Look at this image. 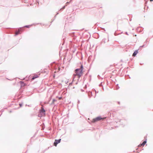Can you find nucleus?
<instances>
[{"mask_svg":"<svg viewBox=\"0 0 153 153\" xmlns=\"http://www.w3.org/2000/svg\"><path fill=\"white\" fill-rule=\"evenodd\" d=\"M28 106H30V105H28Z\"/></svg>","mask_w":153,"mask_h":153,"instance_id":"a878e982","label":"nucleus"},{"mask_svg":"<svg viewBox=\"0 0 153 153\" xmlns=\"http://www.w3.org/2000/svg\"><path fill=\"white\" fill-rule=\"evenodd\" d=\"M31 25H25V26H24V27H27L28 28H29L30 27V26Z\"/></svg>","mask_w":153,"mask_h":153,"instance_id":"f8f14e48","label":"nucleus"},{"mask_svg":"<svg viewBox=\"0 0 153 153\" xmlns=\"http://www.w3.org/2000/svg\"><path fill=\"white\" fill-rule=\"evenodd\" d=\"M72 84V82H71V83H69V85H71Z\"/></svg>","mask_w":153,"mask_h":153,"instance_id":"412c9836","label":"nucleus"},{"mask_svg":"<svg viewBox=\"0 0 153 153\" xmlns=\"http://www.w3.org/2000/svg\"><path fill=\"white\" fill-rule=\"evenodd\" d=\"M65 5L64 6L62 7L59 10V11H62L65 8Z\"/></svg>","mask_w":153,"mask_h":153,"instance_id":"9b49d317","label":"nucleus"},{"mask_svg":"<svg viewBox=\"0 0 153 153\" xmlns=\"http://www.w3.org/2000/svg\"><path fill=\"white\" fill-rule=\"evenodd\" d=\"M150 1H153V0H150Z\"/></svg>","mask_w":153,"mask_h":153,"instance_id":"b1692460","label":"nucleus"},{"mask_svg":"<svg viewBox=\"0 0 153 153\" xmlns=\"http://www.w3.org/2000/svg\"><path fill=\"white\" fill-rule=\"evenodd\" d=\"M69 2H67L66 3V5H67V4H69Z\"/></svg>","mask_w":153,"mask_h":153,"instance_id":"a211bd4d","label":"nucleus"},{"mask_svg":"<svg viewBox=\"0 0 153 153\" xmlns=\"http://www.w3.org/2000/svg\"><path fill=\"white\" fill-rule=\"evenodd\" d=\"M99 85L100 86H102V82H101V83Z\"/></svg>","mask_w":153,"mask_h":153,"instance_id":"2eb2a0df","label":"nucleus"},{"mask_svg":"<svg viewBox=\"0 0 153 153\" xmlns=\"http://www.w3.org/2000/svg\"><path fill=\"white\" fill-rule=\"evenodd\" d=\"M105 39H103V40H102V42H104V43H105Z\"/></svg>","mask_w":153,"mask_h":153,"instance_id":"f3484780","label":"nucleus"},{"mask_svg":"<svg viewBox=\"0 0 153 153\" xmlns=\"http://www.w3.org/2000/svg\"><path fill=\"white\" fill-rule=\"evenodd\" d=\"M138 53V51L137 50L135 51L133 53L132 55V56H135Z\"/></svg>","mask_w":153,"mask_h":153,"instance_id":"6e6552de","label":"nucleus"},{"mask_svg":"<svg viewBox=\"0 0 153 153\" xmlns=\"http://www.w3.org/2000/svg\"><path fill=\"white\" fill-rule=\"evenodd\" d=\"M59 14V13L58 12H57L56 13V15L54 16V17L55 18L56 17V16Z\"/></svg>","mask_w":153,"mask_h":153,"instance_id":"dca6fc26","label":"nucleus"},{"mask_svg":"<svg viewBox=\"0 0 153 153\" xmlns=\"http://www.w3.org/2000/svg\"><path fill=\"white\" fill-rule=\"evenodd\" d=\"M146 141H144L142 143L139 145V146H140V147L142 146H144V145L146 144Z\"/></svg>","mask_w":153,"mask_h":153,"instance_id":"423d86ee","label":"nucleus"},{"mask_svg":"<svg viewBox=\"0 0 153 153\" xmlns=\"http://www.w3.org/2000/svg\"><path fill=\"white\" fill-rule=\"evenodd\" d=\"M78 104L80 103V101L79 100H78Z\"/></svg>","mask_w":153,"mask_h":153,"instance_id":"4be33fe9","label":"nucleus"},{"mask_svg":"<svg viewBox=\"0 0 153 153\" xmlns=\"http://www.w3.org/2000/svg\"><path fill=\"white\" fill-rule=\"evenodd\" d=\"M61 140V139L58 140H55L53 143V145L55 146H56L57 144L60 143Z\"/></svg>","mask_w":153,"mask_h":153,"instance_id":"7ed1b4c3","label":"nucleus"},{"mask_svg":"<svg viewBox=\"0 0 153 153\" xmlns=\"http://www.w3.org/2000/svg\"><path fill=\"white\" fill-rule=\"evenodd\" d=\"M56 101V100H55V99H53V101L52 102V104H53V103H54V102L55 101Z\"/></svg>","mask_w":153,"mask_h":153,"instance_id":"ddd939ff","label":"nucleus"},{"mask_svg":"<svg viewBox=\"0 0 153 153\" xmlns=\"http://www.w3.org/2000/svg\"><path fill=\"white\" fill-rule=\"evenodd\" d=\"M102 88H103V90H104V88H103V87H102Z\"/></svg>","mask_w":153,"mask_h":153,"instance_id":"393cba45","label":"nucleus"},{"mask_svg":"<svg viewBox=\"0 0 153 153\" xmlns=\"http://www.w3.org/2000/svg\"><path fill=\"white\" fill-rule=\"evenodd\" d=\"M88 97L90 98L92 96V92L91 91H89L88 93Z\"/></svg>","mask_w":153,"mask_h":153,"instance_id":"0eeeda50","label":"nucleus"},{"mask_svg":"<svg viewBox=\"0 0 153 153\" xmlns=\"http://www.w3.org/2000/svg\"><path fill=\"white\" fill-rule=\"evenodd\" d=\"M45 111L43 107L41 108V109L40 110L39 112L42 114H45Z\"/></svg>","mask_w":153,"mask_h":153,"instance_id":"39448f33","label":"nucleus"},{"mask_svg":"<svg viewBox=\"0 0 153 153\" xmlns=\"http://www.w3.org/2000/svg\"><path fill=\"white\" fill-rule=\"evenodd\" d=\"M98 77L99 78H100V76L99 75H98Z\"/></svg>","mask_w":153,"mask_h":153,"instance_id":"6ab92c4d","label":"nucleus"},{"mask_svg":"<svg viewBox=\"0 0 153 153\" xmlns=\"http://www.w3.org/2000/svg\"><path fill=\"white\" fill-rule=\"evenodd\" d=\"M62 97H59V100H61V99H62Z\"/></svg>","mask_w":153,"mask_h":153,"instance_id":"aec40b11","label":"nucleus"},{"mask_svg":"<svg viewBox=\"0 0 153 153\" xmlns=\"http://www.w3.org/2000/svg\"><path fill=\"white\" fill-rule=\"evenodd\" d=\"M102 29H103V30L105 31V29L104 28H102Z\"/></svg>","mask_w":153,"mask_h":153,"instance_id":"5701e85b","label":"nucleus"},{"mask_svg":"<svg viewBox=\"0 0 153 153\" xmlns=\"http://www.w3.org/2000/svg\"><path fill=\"white\" fill-rule=\"evenodd\" d=\"M22 29L21 28H20L18 30L16 31L15 32V34L14 35L15 36H16L19 34L20 33V32H22Z\"/></svg>","mask_w":153,"mask_h":153,"instance_id":"20e7f679","label":"nucleus"},{"mask_svg":"<svg viewBox=\"0 0 153 153\" xmlns=\"http://www.w3.org/2000/svg\"><path fill=\"white\" fill-rule=\"evenodd\" d=\"M105 118V117H102L101 116H99L93 119L92 120V122L93 123H95L101 120H103Z\"/></svg>","mask_w":153,"mask_h":153,"instance_id":"f03ea898","label":"nucleus"},{"mask_svg":"<svg viewBox=\"0 0 153 153\" xmlns=\"http://www.w3.org/2000/svg\"><path fill=\"white\" fill-rule=\"evenodd\" d=\"M20 83L21 85L22 86H24L25 85V83L22 81H20Z\"/></svg>","mask_w":153,"mask_h":153,"instance_id":"9d476101","label":"nucleus"},{"mask_svg":"<svg viewBox=\"0 0 153 153\" xmlns=\"http://www.w3.org/2000/svg\"><path fill=\"white\" fill-rule=\"evenodd\" d=\"M38 77H39V76L38 75H35L33 76V77L32 78V79L34 80L36 78Z\"/></svg>","mask_w":153,"mask_h":153,"instance_id":"1a4fd4ad","label":"nucleus"},{"mask_svg":"<svg viewBox=\"0 0 153 153\" xmlns=\"http://www.w3.org/2000/svg\"><path fill=\"white\" fill-rule=\"evenodd\" d=\"M83 66L82 65H81L80 68H77L75 70V74H74V78H73V80L76 76H77L78 78H79L82 75L83 73L82 71L83 70Z\"/></svg>","mask_w":153,"mask_h":153,"instance_id":"f257e3e1","label":"nucleus"},{"mask_svg":"<svg viewBox=\"0 0 153 153\" xmlns=\"http://www.w3.org/2000/svg\"><path fill=\"white\" fill-rule=\"evenodd\" d=\"M22 104H22V103H19V106H20V107H21L22 106Z\"/></svg>","mask_w":153,"mask_h":153,"instance_id":"4468645a","label":"nucleus"}]
</instances>
